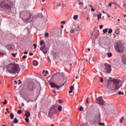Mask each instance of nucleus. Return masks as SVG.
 <instances>
[{"mask_svg": "<svg viewBox=\"0 0 126 126\" xmlns=\"http://www.w3.org/2000/svg\"><path fill=\"white\" fill-rule=\"evenodd\" d=\"M105 85L108 92L111 91L117 92L123 85V83H122V79H107Z\"/></svg>", "mask_w": 126, "mask_h": 126, "instance_id": "obj_1", "label": "nucleus"}, {"mask_svg": "<svg viewBox=\"0 0 126 126\" xmlns=\"http://www.w3.org/2000/svg\"><path fill=\"white\" fill-rule=\"evenodd\" d=\"M32 14L29 11H23L20 13V17L22 19L24 22H31V16Z\"/></svg>", "mask_w": 126, "mask_h": 126, "instance_id": "obj_2", "label": "nucleus"}, {"mask_svg": "<svg viewBox=\"0 0 126 126\" xmlns=\"http://www.w3.org/2000/svg\"><path fill=\"white\" fill-rule=\"evenodd\" d=\"M7 71L11 74H14L16 72L20 71V68H19V65L15 63H10L7 66Z\"/></svg>", "mask_w": 126, "mask_h": 126, "instance_id": "obj_3", "label": "nucleus"}, {"mask_svg": "<svg viewBox=\"0 0 126 126\" xmlns=\"http://www.w3.org/2000/svg\"><path fill=\"white\" fill-rule=\"evenodd\" d=\"M9 3L8 0H0V6L7 11H10L11 6L8 5Z\"/></svg>", "mask_w": 126, "mask_h": 126, "instance_id": "obj_4", "label": "nucleus"}, {"mask_svg": "<svg viewBox=\"0 0 126 126\" xmlns=\"http://www.w3.org/2000/svg\"><path fill=\"white\" fill-rule=\"evenodd\" d=\"M114 48L120 54H123L124 52V44L121 42H116L114 44Z\"/></svg>", "mask_w": 126, "mask_h": 126, "instance_id": "obj_5", "label": "nucleus"}, {"mask_svg": "<svg viewBox=\"0 0 126 126\" xmlns=\"http://www.w3.org/2000/svg\"><path fill=\"white\" fill-rule=\"evenodd\" d=\"M101 115L100 114V112H98V113L95 115V120L94 122V125H99V126H104V123H101Z\"/></svg>", "mask_w": 126, "mask_h": 126, "instance_id": "obj_6", "label": "nucleus"}, {"mask_svg": "<svg viewBox=\"0 0 126 126\" xmlns=\"http://www.w3.org/2000/svg\"><path fill=\"white\" fill-rule=\"evenodd\" d=\"M57 113V107L56 105H52L49 109L48 112V117L49 118H53L55 116V114Z\"/></svg>", "mask_w": 126, "mask_h": 126, "instance_id": "obj_7", "label": "nucleus"}, {"mask_svg": "<svg viewBox=\"0 0 126 126\" xmlns=\"http://www.w3.org/2000/svg\"><path fill=\"white\" fill-rule=\"evenodd\" d=\"M105 67L103 70V73L106 74V73H111V71H112V67L111 64H108V63H105L104 64Z\"/></svg>", "mask_w": 126, "mask_h": 126, "instance_id": "obj_8", "label": "nucleus"}, {"mask_svg": "<svg viewBox=\"0 0 126 126\" xmlns=\"http://www.w3.org/2000/svg\"><path fill=\"white\" fill-rule=\"evenodd\" d=\"M35 88L36 86H35V84L32 82H30L27 87V90H29V91H33Z\"/></svg>", "mask_w": 126, "mask_h": 126, "instance_id": "obj_9", "label": "nucleus"}, {"mask_svg": "<svg viewBox=\"0 0 126 126\" xmlns=\"http://www.w3.org/2000/svg\"><path fill=\"white\" fill-rule=\"evenodd\" d=\"M97 101V103L99 104V105H101V106H104L105 105V102L104 99L102 98V96H99V97L96 98Z\"/></svg>", "mask_w": 126, "mask_h": 126, "instance_id": "obj_10", "label": "nucleus"}, {"mask_svg": "<svg viewBox=\"0 0 126 126\" xmlns=\"http://www.w3.org/2000/svg\"><path fill=\"white\" fill-rule=\"evenodd\" d=\"M50 84L52 88H56L58 90H59V89H60V88H61V87H62V86H63V85H64V84H63V85L59 86H58V85H57L53 82H51Z\"/></svg>", "mask_w": 126, "mask_h": 126, "instance_id": "obj_11", "label": "nucleus"}, {"mask_svg": "<svg viewBox=\"0 0 126 126\" xmlns=\"http://www.w3.org/2000/svg\"><path fill=\"white\" fill-rule=\"evenodd\" d=\"M40 50L42 51L44 55H46L48 53V49L46 48V45H43L40 47Z\"/></svg>", "mask_w": 126, "mask_h": 126, "instance_id": "obj_12", "label": "nucleus"}, {"mask_svg": "<svg viewBox=\"0 0 126 126\" xmlns=\"http://www.w3.org/2000/svg\"><path fill=\"white\" fill-rule=\"evenodd\" d=\"M18 122L19 121H18V120H17V118H15L14 119V121L11 122V124H13V123L14 124H18Z\"/></svg>", "mask_w": 126, "mask_h": 126, "instance_id": "obj_13", "label": "nucleus"}, {"mask_svg": "<svg viewBox=\"0 0 126 126\" xmlns=\"http://www.w3.org/2000/svg\"><path fill=\"white\" fill-rule=\"evenodd\" d=\"M113 64H114V65H119V61H118V60H114L113 61Z\"/></svg>", "mask_w": 126, "mask_h": 126, "instance_id": "obj_14", "label": "nucleus"}, {"mask_svg": "<svg viewBox=\"0 0 126 126\" xmlns=\"http://www.w3.org/2000/svg\"><path fill=\"white\" fill-rule=\"evenodd\" d=\"M25 115L26 118H29L30 117V112H29V111H26Z\"/></svg>", "mask_w": 126, "mask_h": 126, "instance_id": "obj_15", "label": "nucleus"}, {"mask_svg": "<svg viewBox=\"0 0 126 126\" xmlns=\"http://www.w3.org/2000/svg\"><path fill=\"white\" fill-rule=\"evenodd\" d=\"M115 33L117 35H119L120 33H121V30H120V29H118L115 31Z\"/></svg>", "mask_w": 126, "mask_h": 126, "instance_id": "obj_16", "label": "nucleus"}, {"mask_svg": "<svg viewBox=\"0 0 126 126\" xmlns=\"http://www.w3.org/2000/svg\"><path fill=\"white\" fill-rule=\"evenodd\" d=\"M61 74H62L61 73H56L55 74H54L53 76H52V78L53 77H54V76H60V75H61Z\"/></svg>", "mask_w": 126, "mask_h": 126, "instance_id": "obj_17", "label": "nucleus"}, {"mask_svg": "<svg viewBox=\"0 0 126 126\" xmlns=\"http://www.w3.org/2000/svg\"><path fill=\"white\" fill-rule=\"evenodd\" d=\"M33 65H38V61L34 60L33 62Z\"/></svg>", "mask_w": 126, "mask_h": 126, "instance_id": "obj_18", "label": "nucleus"}, {"mask_svg": "<svg viewBox=\"0 0 126 126\" xmlns=\"http://www.w3.org/2000/svg\"><path fill=\"white\" fill-rule=\"evenodd\" d=\"M78 18V15H75L73 17V19L74 20H77Z\"/></svg>", "mask_w": 126, "mask_h": 126, "instance_id": "obj_19", "label": "nucleus"}, {"mask_svg": "<svg viewBox=\"0 0 126 126\" xmlns=\"http://www.w3.org/2000/svg\"><path fill=\"white\" fill-rule=\"evenodd\" d=\"M63 110V107L62 106V105H59V106L58 107V110L60 111V112H62Z\"/></svg>", "mask_w": 126, "mask_h": 126, "instance_id": "obj_20", "label": "nucleus"}, {"mask_svg": "<svg viewBox=\"0 0 126 126\" xmlns=\"http://www.w3.org/2000/svg\"><path fill=\"white\" fill-rule=\"evenodd\" d=\"M10 118L11 120H13V118H14V114H13V113H11L10 115Z\"/></svg>", "mask_w": 126, "mask_h": 126, "instance_id": "obj_21", "label": "nucleus"}, {"mask_svg": "<svg viewBox=\"0 0 126 126\" xmlns=\"http://www.w3.org/2000/svg\"><path fill=\"white\" fill-rule=\"evenodd\" d=\"M75 30L74 29H72L71 31H70V32L71 33V34H74V33H75Z\"/></svg>", "mask_w": 126, "mask_h": 126, "instance_id": "obj_22", "label": "nucleus"}, {"mask_svg": "<svg viewBox=\"0 0 126 126\" xmlns=\"http://www.w3.org/2000/svg\"><path fill=\"white\" fill-rule=\"evenodd\" d=\"M107 56H108V58H111L112 57L113 54L111 53H107Z\"/></svg>", "mask_w": 126, "mask_h": 126, "instance_id": "obj_23", "label": "nucleus"}, {"mask_svg": "<svg viewBox=\"0 0 126 126\" xmlns=\"http://www.w3.org/2000/svg\"><path fill=\"white\" fill-rule=\"evenodd\" d=\"M112 32H113V30L112 29H109L108 32V34H112Z\"/></svg>", "mask_w": 126, "mask_h": 126, "instance_id": "obj_24", "label": "nucleus"}, {"mask_svg": "<svg viewBox=\"0 0 126 126\" xmlns=\"http://www.w3.org/2000/svg\"><path fill=\"white\" fill-rule=\"evenodd\" d=\"M108 109H109V110H108L109 112L106 111V112L107 114H111V113H110V112H111V109H111V106H110V105H108Z\"/></svg>", "mask_w": 126, "mask_h": 126, "instance_id": "obj_25", "label": "nucleus"}, {"mask_svg": "<svg viewBox=\"0 0 126 126\" xmlns=\"http://www.w3.org/2000/svg\"><path fill=\"white\" fill-rule=\"evenodd\" d=\"M123 122H124V117H122V118L120 119V124L123 123Z\"/></svg>", "mask_w": 126, "mask_h": 126, "instance_id": "obj_26", "label": "nucleus"}, {"mask_svg": "<svg viewBox=\"0 0 126 126\" xmlns=\"http://www.w3.org/2000/svg\"><path fill=\"white\" fill-rule=\"evenodd\" d=\"M108 32V29L103 30V32L105 34Z\"/></svg>", "mask_w": 126, "mask_h": 126, "instance_id": "obj_27", "label": "nucleus"}, {"mask_svg": "<svg viewBox=\"0 0 126 126\" xmlns=\"http://www.w3.org/2000/svg\"><path fill=\"white\" fill-rule=\"evenodd\" d=\"M75 31L77 32L78 31V29H79V26L77 25L76 28L75 29H74Z\"/></svg>", "mask_w": 126, "mask_h": 126, "instance_id": "obj_28", "label": "nucleus"}, {"mask_svg": "<svg viewBox=\"0 0 126 126\" xmlns=\"http://www.w3.org/2000/svg\"><path fill=\"white\" fill-rule=\"evenodd\" d=\"M44 44H45V41H44V40H41L40 41V45H41V46H42V45H44Z\"/></svg>", "mask_w": 126, "mask_h": 126, "instance_id": "obj_29", "label": "nucleus"}, {"mask_svg": "<svg viewBox=\"0 0 126 126\" xmlns=\"http://www.w3.org/2000/svg\"><path fill=\"white\" fill-rule=\"evenodd\" d=\"M45 38H48L49 37V33L46 32L45 34Z\"/></svg>", "mask_w": 126, "mask_h": 126, "instance_id": "obj_30", "label": "nucleus"}, {"mask_svg": "<svg viewBox=\"0 0 126 126\" xmlns=\"http://www.w3.org/2000/svg\"><path fill=\"white\" fill-rule=\"evenodd\" d=\"M17 54V53H16L15 54L14 53H12L11 54V56H12L13 57H14V58H15V57H16V54Z\"/></svg>", "mask_w": 126, "mask_h": 126, "instance_id": "obj_31", "label": "nucleus"}, {"mask_svg": "<svg viewBox=\"0 0 126 126\" xmlns=\"http://www.w3.org/2000/svg\"><path fill=\"white\" fill-rule=\"evenodd\" d=\"M17 113H18V114H22V111L21 110H18V111H17Z\"/></svg>", "mask_w": 126, "mask_h": 126, "instance_id": "obj_32", "label": "nucleus"}, {"mask_svg": "<svg viewBox=\"0 0 126 126\" xmlns=\"http://www.w3.org/2000/svg\"><path fill=\"white\" fill-rule=\"evenodd\" d=\"M25 120L26 122L29 123V119H28V117H26Z\"/></svg>", "mask_w": 126, "mask_h": 126, "instance_id": "obj_33", "label": "nucleus"}, {"mask_svg": "<svg viewBox=\"0 0 126 126\" xmlns=\"http://www.w3.org/2000/svg\"><path fill=\"white\" fill-rule=\"evenodd\" d=\"M79 111L81 112V111H83V107L82 106H81L79 108Z\"/></svg>", "mask_w": 126, "mask_h": 126, "instance_id": "obj_34", "label": "nucleus"}, {"mask_svg": "<svg viewBox=\"0 0 126 126\" xmlns=\"http://www.w3.org/2000/svg\"><path fill=\"white\" fill-rule=\"evenodd\" d=\"M118 94H119V95H124V93H123V92H121V91H119V92H118Z\"/></svg>", "mask_w": 126, "mask_h": 126, "instance_id": "obj_35", "label": "nucleus"}, {"mask_svg": "<svg viewBox=\"0 0 126 126\" xmlns=\"http://www.w3.org/2000/svg\"><path fill=\"white\" fill-rule=\"evenodd\" d=\"M33 46H34V49H36V48H37V44H35V43H34L33 44Z\"/></svg>", "mask_w": 126, "mask_h": 126, "instance_id": "obj_36", "label": "nucleus"}, {"mask_svg": "<svg viewBox=\"0 0 126 126\" xmlns=\"http://www.w3.org/2000/svg\"><path fill=\"white\" fill-rule=\"evenodd\" d=\"M3 104H4V105H6L7 104V101H6V99H5L4 102H2Z\"/></svg>", "mask_w": 126, "mask_h": 126, "instance_id": "obj_37", "label": "nucleus"}, {"mask_svg": "<svg viewBox=\"0 0 126 126\" xmlns=\"http://www.w3.org/2000/svg\"><path fill=\"white\" fill-rule=\"evenodd\" d=\"M70 90H73V89H74V87L73 86H71L70 87Z\"/></svg>", "mask_w": 126, "mask_h": 126, "instance_id": "obj_38", "label": "nucleus"}, {"mask_svg": "<svg viewBox=\"0 0 126 126\" xmlns=\"http://www.w3.org/2000/svg\"><path fill=\"white\" fill-rule=\"evenodd\" d=\"M101 15H101V14H100V15H97L98 18V20H100V18H101Z\"/></svg>", "mask_w": 126, "mask_h": 126, "instance_id": "obj_39", "label": "nucleus"}, {"mask_svg": "<svg viewBox=\"0 0 126 126\" xmlns=\"http://www.w3.org/2000/svg\"><path fill=\"white\" fill-rule=\"evenodd\" d=\"M29 102H34V100L32 99L28 100V103H29Z\"/></svg>", "mask_w": 126, "mask_h": 126, "instance_id": "obj_40", "label": "nucleus"}, {"mask_svg": "<svg viewBox=\"0 0 126 126\" xmlns=\"http://www.w3.org/2000/svg\"><path fill=\"white\" fill-rule=\"evenodd\" d=\"M100 82H103V78L102 77H100Z\"/></svg>", "mask_w": 126, "mask_h": 126, "instance_id": "obj_41", "label": "nucleus"}, {"mask_svg": "<svg viewBox=\"0 0 126 126\" xmlns=\"http://www.w3.org/2000/svg\"><path fill=\"white\" fill-rule=\"evenodd\" d=\"M79 5H83V2H79Z\"/></svg>", "mask_w": 126, "mask_h": 126, "instance_id": "obj_42", "label": "nucleus"}, {"mask_svg": "<svg viewBox=\"0 0 126 126\" xmlns=\"http://www.w3.org/2000/svg\"><path fill=\"white\" fill-rule=\"evenodd\" d=\"M18 81H19L18 85H20V84H21V83H22V82H21V80H19Z\"/></svg>", "mask_w": 126, "mask_h": 126, "instance_id": "obj_43", "label": "nucleus"}, {"mask_svg": "<svg viewBox=\"0 0 126 126\" xmlns=\"http://www.w3.org/2000/svg\"><path fill=\"white\" fill-rule=\"evenodd\" d=\"M125 60H126V55L123 56V61H125Z\"/></svg>", "mask_w": 126, "mask_h": 126, "instance_id": "obj_44", "label": "nucleus"}, {"mask_svg": "<svg viewBox=\"0 0 126 126\" xmlns=\"http://www.w3.org/2000/svg\"><path fill=\"white\" fill-rule=\"evenodd\" d=\"M58 101L59 102L60 104H62L63 103V101L62 100V99H59Z\"/></svg>", "mask_w": 126, "mask_h": 126, "instance_id": "obj_45", "label": "nucleus"}, {"mask_svg": "<svg viewBox=\"0 0 126 126\" xmlns=\"http://www.w3.org/2000/svg\"><path fill=\"white\" fill-rule=\"evenodd\" d=\"M103 29V25H100L99 26V29Z\"/></svg>", "mask_w": 126, "mask_h": 126, "instance_id": "obj_46", "label": "nucleus"}, {"mask_svg": "<svg viewBox=\"0 0 126 126\" xmlns=\"http://www.w3.org/2000/svg\"><path fill=\"white\" fill-rule=\"evenodd\" d=\"M26 58H27V56H26V55H24L23 56L22 59H26Z\"/></svg>", "mask_w": 126, "mask_h": 126, "instance_id": "obj_47", "label": "nucleus"}, {"mask_svg": "<svg viewBox=\"0 0 126 126\" xmlns=\"http://www.w3.org/2000/svg\"><path fill=\"white\" fill-rule=\"evenodd\" d=\"M24 54H25V55H27V54H28V51H25Z\"/></svg>", "mask_w": 126, "mask_h": 126, "instance_id": "obj_48", "label": "nucleus"}, {"mask_svg": "<svg viewBox=\"0 0 126 126\" xmlns=\"http://www.w3.org/2000/svg\"><path fill=\"white\" fill-rule=\"evenodd\" d=\"M111 5H112V3H110L109 4H108V7H110Z\"/></svg>", "mask_w": 126, "mask_h": 126, "instance_id": "obj_49", "label": "nucleus"}, {"mask_svg": "<svg viewBox=\"0 0 126 126\" xmlns=\"http://www.w3.org/2000/svg\"><path fill=\"white\" fill-rule=\"evenodd\" d=\"M61 23H63V24H65V22L63 21L61 22Z\"/></svg>", "mask_w": 126, "mask_h": 126, "instance_id": "obj_50", "label": "nucleus"}, {"mask_svg": "<svg viewBox=\"0 0 126 126\" xmlns=\"http://www.w3.org/2000/svg\"><path fill=\"white\" fill-rule=\"evenodd\" d=\"M68 93H72V90H70L69 91V92H68Z\"/></svg>", "mask_w": 126, "mask_h": 126, "instance_id": "obj_51", "label": "nucleus"}, {"mask_svg": "<svg viewBox=\"0 0 126 126\" xmlns=\"http://www.w3.org/2000/svg\"><path fill=\"white\" fill-rule=\"evenodd\" d=\"M91 10H92V11H95V9H94V8H91Z\"/></svg>", "mask_w": 126, "mask_h": 126, "instance_id": "obj_52", "label": "nucleus"}, {"mask_svg": "<svg viewBox=\"0 0 126 126\" xmlns=\"http://www.w3.org/2000/svg\"><path fill=\"white\" fill-rule=\"evenodd\" d=\"M86 102L88 104L89 103V101H88V100L86 99Z\"/></svg>", "mask_w": 126, "mask_h": 126, "instance_id": "obj_53", "label": "nucleus"}, {"mask_svg": "<svg viewBox=\"0 0 126 126\" xmlns=\"http://www.w3.org/2000/svg\"><path fill=\"white\" fill-rule=\"evenodd\" d=\"M53 93H56V90H53Z\"/></svg>", "mask_w": 126, "mask_h": 126, "instance_id": "obj_54", "label": "nucleus"}, {"mask_svg": "<svg viewBox=\"0 0 126 126\" xmlns=\"http://www.w3.org/2000/svg\"><path fill=\"white\" fill-rule=\"evenodd\" d=\"M14 82H15V83L16 84H17V83H18L17 81H16V80H15V81H14Z\"/></svg>", "mask_w": 126, "mask_h": 126, "instance_id": "obj_55", "label": "nucleus"}, {"mask_svg": "<svg viewBox=\"0 0 126 126\" xmlns=\"http://www.w3.org/2000/svg\"><path fill=\"white\" fill-rule=\"evenodd\" d=\"M45 71H45V70H44L43 71V72H42V74H44L45 73Z\"/></svg>", "mask_w": 126, "mask_h": 126, "instance_id": "obj_56", "label": "nucleus"}, {"mask_svg": "<svg viewBox=\"0 0 126 126\" xmlns=\"http://www.w3.org/2000/svg\"><path fill=\"white\" fill-rule=\"evenodd\" d=\"M57 5H58L59 6H61V5H62V4L59 3V4H58Z\"/></svg>", "mask_w": 126, "mask_h": 126, "instance_id": "obj_57", "label": "nucleus"}, {"mask_svg": "<svg viewBox=\"0 0 126 126\" xmlns=\"http://www.w3.org/2000/svg\"><path fill=\"white\" fill-rule=\"evenodd\" d=\"M24 103H22V106L24 107Z\"/></svg>", "mask_w": 126, "mask_h": 126, "instance_id": "obj_58", "label": "nucleus"}, {"mask_svg": "<svg viewBox=\"0 0 126 126\" xmlns=\"http://www.w3.org/2000/svg\"><path fill=\"white\" fill-rule=\"evenodd\" d=\"M33 53H30V56H33Z\"/></svg>", "mask_w": 126, "mask_h": 126, "instance_id": "obj_59", "label": "nucleus"}, {"mask_svg": "<svg viewBox=\"0 0 126 126\" xmlns=\"http://www.w3.org/2000/svg\"><path fill=\"white\" fill-rule=\"evenodd\" d=\"M5 110L7 112H8V108H6Z\"/></svg>", "mask_w": 126, "mask_h": 126, "instance_id": "obj_60", "label": "nucleus"}, {"mask_svg": "<svg viewBox=\"0 0 126 126\" xmlns=\"http://www.w3.org/2000/svg\"><path fill=\"white\" fill-rule=\"evenodd\" d=\"M48 71H45L46 74H48Z\"/></svg>", "mask_w": 126, "mask_h": 126, "instance_id": "obj_61", "label": "nucleus"}, {"mask_svg": "<svg viewBox=\"0 0 126 126\" xmlns=\"http://www.w3.org/2000/svg\"><path fill=\"white\" fill-rule=\"evenodd\" d=\"M63 6H65V4L64 3H63Z\"/></svg>", "mask_w": 126, "mask_h": 126, "instance_id": "obj_62", "label": "nucleus"}, {"mask_svg": "<svg viewBox=\"0 0 126 126\" xmlns=\"http://www.w3.org/2000/svg\"><path fill=\"white\" fill-rule=\"evenodd\" d=\"M58 31H62V30L61 29H59Z\"/></svg>", "mask_w": 126, "mask_h": 126, "instance_id": "obj_63", "label": "nucleus"}, {"mask_svg": "<svg viewBox=\"0 0 126 126\" xmlns=\"http://www.w3.org/2000/svg\"><path fill=\"white\" fill-rule=\"evenodd\" d=\"M3 55V53H1V52H0V55Z\"/></svg>", "mask_w": 126, "mask_h": 126, "instance_id": "obj_64", "label": "nucleus"}]
</instances>
